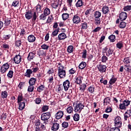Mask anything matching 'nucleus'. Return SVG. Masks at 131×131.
Masks as SVG:
<instances>
[{
	"label": "nucleus",
	"mask_w": 131,
	"mask_h": 131,
	"mask_svg": "<svg viewBox=\"0 0 131 131\" xmlns=\"http://www.w3.org/2000/svg\"><path fill=\"white\" fill-rule=\"evenodd\" d=\"M96 25H100L101 24V18L100 17H95Z\"/></svg>",
	"instance_id": "nucleus-38"
},
{
	"label": "nucleus",
	"mask_w": 131,
	"mask_h": 131,
	"mask_svg": "<svg viewBox=\"0 0 131 131\" xmlns=\"http://www.w3.org/2000/svg\"><path fill=\"white\" fill-rule=\"evenodd\" d=\"M62 127H64V128H67L68 127V122H63L62 124Z\"/></svg>",
	"instance_id": "nucleus-59"
},
{
	"label": "nucleus",
	"mask_w": 131,
	"mask_h": 131,
	"mask_svg": "<svg viewBox=\"0 0 131 131\" xmlns=\"http://www.w3.org/2000/svg\"><path fill=\"white\" fill-rule=\"evenodd\" d=\"M51 117V113L50 112H47L45 113H43L41 116V119L43 121H47L50 119Z\"/></svg>",
	"instance_id": "nucleus-6"
},
{
	"label": "nucleus",
	"mask_w": 131,
	"mask_h": 131,
	"mask_svg": "<svg viewBox=\"0 0 131 131\" xmlns=\"http://www.w3.org/2000/svg\"><path fill=\"white\" fill-rule=\"evenodd\" d=\"M82 77L79 76L76 77L75 82H76V83H77V84H80V83H81V82H82Z\"/></svg>",
	"instance_id": "nucleus-21"
},
{
	"label": "nucleus",
	"mask_w": 131,
	"mask_h": 131,
	"mask_svg": "<svg viewBox=\"0 0 131 131\" xmlns=\"http://www.w3.org/2000/svg\"><path fill=\"white\" fill-rule=\"evenodd\" d=\"M74 111L76 113H80L83 108H84V104L82 102H77L74 104Z\"/></svg>",
	"instance_id": "nucleus-3"
},
{
	"label": "nucleus",
	"mask_w": 131,
	"mask_h": 131,
	"mask_svg": "<svg viewBox=\"0 0 131 131\" xmlns=\"http://www.w3.org/2000/svg\"><path fill=\"white\" fill-rule=\"evenodd\" d=\"M107 60H108V57H107L106 56L103 55L102 57V62H103V63H105L106 62V61H107Z\"/></svg>",
	"instance_id": "nucleus-58"
},
{
	"label": "nucleus",
	"mask_w": 131,
	"mask_h": 131,
	"mask_svg": "<svg viewBox=\"0 0 131 131\" xmlns=\"http://www.w3.org/2000/svg\"><path fill=\"white\" fill-rule=\"evenodd\" d=\"M88 91L90 94H93L95 92V87L94 86H90L88 89Z\"/></svg>",
	"instance_id": "nucleus-41"
},
{
	"label": "nucleus",
	"mask_w": 131,
	"mask_h": 131,
	"mask_svg": "<svg viewBox=\"0 0 131 131\" xmlns=\"http://www.w3.org/2000/svg\"><path fill=\"white\" fill-rule=\"evenodd\" d=\"M67 37L66 34L64 33H61L58 36V40H64Z\"/></svg>",
	"instance_id": "nucleus-15"
},
{
	"label": "nucleus",
	"mask_w": 131,
	"mask_h": 131,
	"mask_svg": "<svg viewBox=\"0 0 131 131\" xmlns=\"http://www.w3.org/2000/svg\"><path fill=\"white\" fill-rule=\"evenodd\" d=\"M34 91V85H29L28 88V92L32 93Z\"/></svg>",
	"instance_id": "nucleus-37"
},
{
	"label": "nucleus",
	"mask_w": 131,
	"mask_h": 131,
	"mask_svg": "<svg viewBox=\"0 0 131 131\" xmlns=\"http://www.w3.org/2000/svg\"><path fill=\"white\" fill-rule=\"evenodd\" d=\"M74 51V49L73 48V46H69L67 48V52L68 53H69L70 54H71Z\"/></svg>",
	"instance_id": "nucleus-31"
},
{
	"label": "nucleus",
	"mask_w": 131,
	"mask_h": 131,
	"mask_svg": "<svg viewBox=\"0 0 131 131\" xmlns=\"http://www.w3.org/2000/svg\"><path fill=\"white\" fill-rule=\"evenodd\" d=\"M105 112L106 113H110V112H112V108L110 106H107L105 109Z\"/></svg>",
	"instance_id": "nucleus-54"
},
{
	"label": "nucleus",
	"mask_w": 131,
	"mask_h": 131,
	"mask_svg": "<svg viewBox=\"0 0 131 131\" xmlns=\"http://www.w3.org/2000/svg\"><path fill=\"white\" fill-rule=\"evenodd\" d=\"M82 58H84V59H85L86 58V50H83V52L82 53Z\"/></svg>",
	"instance_id": "nucleus-56"
},
{
	"label": "nucleus",
	"mask_w": 131,
	"mask_h": 131,
	"mask_svg": "<svg viewBox=\"0 0 131 131\" xmlns=\"http://www.w3.org/2000/svg\"><path fill=\"white\" fill-rule=\"evenodd\" d=\"M43 14L49 16V15L51 14V10L49 8L46 7L43 10Z\"/></svg>",
	"instance_id": "nucleus-23"
},
{
	"label": "nucleus",
	"mask_w": 131,
	"mask_h": 131,
	"mask_svg": "<svg viewBox=\"0 0 131 131\" xmlns=\"http://www.w3.org/2000/svg\"><path fill=\"white\" fill-rule=\"evenodd\" d=\"M97 68L101 73L105 72L106 71V66L102 65V64H98L97 66Z\"/></svg>",
	"instance_id": "nucleus-10"
},
{
	"label": "nucleus",
	"mask_w": 131,
	"mask_h": 131,
	"mask_svg": "<svg viewBox=\"0 0 131 131\" xmlns=\"http://www.w3.org/2000/svg\"><path fill=\"white\" fill-rule=\"evenodd\" d=\"M21 60L22 57H21V55H16L14 58V61L15 64H19L21 62Z\"/></svg>",
	"instance_id": "nucleus-14"
},
{
	"label": "nucleus",
	"mask_w": 131,
	"mask_h": 131,
	"mask_svg": "<svg viewBox=\"0 0 131 131\" xmlns=\"http://www.w3.org/2000/svg\"><path fill=\"white\" fill-rule=\"evenodd\" d=\"M42 110L43 112H46V111H48L49 110V106L48 105H43L42 107Z\"/></svg>",
	"instance_id": "nucleus-55"
},
{
	"label": "nucleus",
	"mask_w": 131,
	"mask_h": 131,
	"mask_svg": "<svg viewBox=\"0 0 131 131\" xmlns=\"http://www.w3.org/2000/svg\"><path fill=\"white\" fill-rule=\"evenodd\" d=\"M41 8L42 6L38 4L36 7V13L37 12V14H38V13H41V12H42L41 10Z\"/></svg>",
	"instance_id": "nucleus-22"
},
{
	"label": "nucleus",
	"mask_w": 131,
	"mask_h": 131,
	"mask_svg": "<svg viewBox=\"0 0 131 131\" xmlns=\"http://www.w3.org/2000/svg\"><path fill=\"white\" fill-rule=\"evenodd\" d=\"M117 79L116 78H112L110 80V84H113V83H115V82L116 81Z\"/></svg>",
	"instance_id": "nucleus-61"
},
{
	"label": "nucleus",
	"mask_w": 131,
	"mask_h": 131,
	"mask_svg": "<svg viewBox=\"0 0 131 131\" xmlns=\"http://www.w3.org/2000/svg\"><path fill=\"white\" fill-rule=\"evenodd\" d=\"M109 103H110V98L109 97L105 98L104 99V101H103L104 105L105 106L106 105H107V104H109Z\"/></svg>",
	"instance_id": "nucleus-36"
},
{
	"label": "nucleus",
	"mask_w": 131,
	"mask_h": 131,
	"mask_svg": "<svg viewBox=\"0 0 131 131\" xmlns=\"http://www.w3.org/2000/svg\"><path fill=\"white\" fill-rule=\"evenodd\" d=\"M67 111L68 113H72V112H73V107H72V106L68 107L67 108Z\"/></svg>",
	"instance_id": "nucleus-49"
},
{
	"label": "nucleus",
	"mask_w": 131,
	"mask_h": 131,
	"mask_svg": "<svg viewBox=\"0 0 131 131\" xmlns=\"http://www.w3.org/2000/svg\"><path fill=\"white\" fill-rule=\"evenodd\" d=\"M23 101V97L22 96V95H19L18 96L17 99V102L19 103H21Z\"/></svg>",
	"instance_id": "nucleus-47"
},
{
	"label": "nucleus",
	"mask_w": 131,
	"mask_h": 131,
	"mask_svg": "<svg viewBox=\"0 0 131 131\" xmlns=\"http://www.w3.org/2000/svg\"><path fill=\"white\" fill-rule=\"evenodd\" d=\"M62 18L64 21L67 20L68 18H69V14L68 13H63L62 15Z\"/></svg>",
	"instance_id": "nucleus-39"
},
{
	"label": "nucleus",
	"mask_w": 131,
	"mask_h": 131,
	"mask_svg": "<svg viewBox=\"0 0 131 131\" xmlns=\"http://www.w3.org/2000/svg\"><path fill=\"white\" fill-rule=\"evenodd\" d=\"M36 54V53H35L34 51L30 52L27 58L28 60L31 61V60H33L35 57Z\"/></svg>",
	"instance_id": "nucleus-11"
},
{
	"label": "nucleus",
	"mask_w": 131,
	"mask_h": 131,
	"mask_svg": "<svg viewBox=\"0 0 131 131\" xmlns=\"http://www.w3.org/2000/svg\"><path fill=\"white\" fill-rule=\"evenodd\" d=\"M116 47L117 49H119V50H121V48H123V42H122V41L118 42L116 44Z\"/></svg>",
	"instance_id": "nucleus-30"
},
{
	"label": "nucleus",
	"mask_w": 131,
	"mask_h": 131,
	"mask_svg": "<svg viewBox=\"0 0 131 131\" xmlns=\"http://www.w3.org/2000/svg\"><path fill=\"white\" fill-rule=\"evenodd\" d=\"M60 30V29L57 28L55 29L53 32H52V35L53 36H57L58 35V33H59V31Z\"/></svg>",
	"instance_id": "nucleus-40"
},
{
	"label": "nucleus",
	"mask_w": 131,
	"mask_h": 131,
	"mask_svg": "<svg viewBox=\"0 0 131 131\" xmlns=\"http://www.w3.org/2000/svg\"><path fill=\"white\" fill-rule=\"evenodd\" d=\"M125 26H126V23L124 21H122L119 25L120 28H125Z\"/></svg>",
	"instance_id": "nucleus-46"
},
{
	"label": "nucleus",
	"mask_w": 131,
	"mask_h": 131,
	"mask_svg": "<svg viewBox=\"0 0 131 131\" xmlns=\"http://www.w3.org/2000/svg\"><path fill=\"white\" fill-rule=\"evenodd\" d=\"M64 115V113L62 111H58L55 115L56 119H61Z\"/></svg>",
	"instance_id": "nucleus-12"
},
{
	"label": "nucleus",
	"mask_w": 131,
	"mask_h": 131,
	"mask_svg": "<svg viewBox=\"0 0 131 131\" xmlns=\"http://www.w3.org/2000/svg\"><path fill=\"white\" fill-rule=\"evenodd\" d=\"M88 28V24L83 23L81 24V29H86Z\"/></svg>",
	"instance_id": "nucleus-48"
},
{
	"label": "nucleus",
	"mask_w": 131,
	"mask_h": 131,
	"mask_svg": "<svg viewBox=\"0 0 131 131\" xmlns=\"http://www.w3.org/2000/svg\"><path fill=\"white\" fill-rule=\"evenodd\" d=\"M58 75L60 78H65L66 77V71L65 68L62 65V63H58Z\"/></svg>",
	"instance_id": "nucleus-1"
},
{
	"label": "nucleus",
	"mask_w": 131,
	"mask_h": 131,
	"mask_svg": "<svg viewBox=\"0 0 131 131\" xmlns=\"http://www.w3.org/2000/svg\"><path fill=\"white\" fill-rule=\"evenodd\" d=\"M14 73V72L12 70L9 71V73L7 74L8 77H9L10 78H12L13 77V74Z\"/></svg>",
	"instance_id": "nucleus-50"
},
{
	"label": "nucleus",
	"mask_w": 131,
	"mask_h": 131,
	"mask_svg": "<svg viewBox=\"0 0 131 131\" xmlns=\"http://www.w3.org/2000/svg\"><path fill=\"white\" fill-rule=\"evenodd\" d=\"M120 20L121 21H124L127 18V14L126 12H123L120 14Z\"/></svg>",
	"instance_id": "nucleus-13"
},
{
	"label": "nucleus",
	"mask_w": 131,
	"mask_h": 131,
	"mask_svg": "<svg viewBox=\"0 0 131 131\" xmlns=\"http://www.w3.org/2000/svg\"><path fill=\"white\" fill-rule=\"evenodd\" d=\"M130 10H131V5L127 6L124 8V11H130Z\"/></svg>",
	"instance_id": "nucleus-60"
},
{
	"label": "nucleus",
	"mask_w": 131,
	"mask_h": 131,
	"mask_svg": "<svg viewBox=\"0 0 131 131\" xmlns=\"http://www.w3.org/2000/svg\"><path fill=\"white\" fill-rule=\"evenodd\" d=\"M102 12L103 14H108V12H109V7L106 6H103L102 9Z\"/></svg>",
	"instance_id": "nucleus-20"
},
{
	"label": "nucleus",
	"mask_w": 131,
	"mask_h": 131,
	"mask_svg": "<svg viewBox=\"0 0 131 131\" xmlns=\"http://www.w3.org/2000/svg\"><path fill=\"white\" fill-rule=\"evenodd\" d=\"M25 108V102H20L19 103L18 109L19 110H23Z\"/></svg>",
	"instance_id": "nucleus-29"
},
{
	"label": "nucleus",
	"mask_w": 131,
	"mask_h": 131,
	"mask_svg": "<svg viewBox=\"0 0 131 131\" xmlns=\"http://www.w3.org/2000/svg\"><path fill=\"white\" fill-rule=\"evenodd\" d=\"M86 66V63L82 61L79 66V69H84Z\"/></svg>",
	"instance_id": "nucleus-28"
},
{
	"label": "nucleus",
	"mask_w": 131,
	"mask_h": 131,
	"mask_svg": "<svg viewBox=\"0 0 131 131\" xmlns=\"http://www.w3.org/2000/svg\"><path fill=\"white\" fill-rule=\"evenodd\" d=\"M36 82V78H31L29 80V84L30 85H34Z\"/></svg>",
	"instance_id": "nucleus-18"
},
{
	"label": "nucleus",
	"mask_w": 131,
	"mask_h": 131,
	"mask_svg": "<svg viewBox=\"0 0 131 131\" xmlns=\"http://www.w3.org/2000/svg\"><path fill=\"white\" fill-rule=\"evenodd\" d=\"M21 45V40H17L15 42V46L16 47H20Z\"/></svg>",
	"instance_id": "nucleus-64"
},
{
	"label": "nucleus",
	"mask_w": 131,
	"mask_h": 131,
	"mask_svg": "<svg viewBox=\"0 0 131 131\" xmlns=\"http://www.w3.org/2000/svg\"><path fill=\"white\" fill-rule=\"evenodd\" d=\"M119 127H115L111 128L110 131H120V129L119 128Z\"/></svg>",
	"instance_id": "nucleus-62"
},
{
	"label": "nucleus",
	"mask_w": 131,
	"mask_h": 131,
	"mask_svg": "<svg viewBox=\"0 0 131 131\" xmlns=\"http://www.w3.org/2000/svg\"><path fill=\"white\" fill-rule=\"evenodd\" d=\"M124 69L128 72H130L131 71V66L129 64H125L124 66Z\"/></svg>",
	"instance_id": "nucleus-27"
},
{
	"label": "nucleus",
	"mask_w": 131,
	"mask_h": 131,
	"mask_svg": "<svg viewBox=\"0 0 131 131\" xmlns=\"http://www.w3.org/2000/svg\"><path fill=\"white\" fill-rule=\"evenodd\" d=\"M114 123L115 127H121V125H122L121 118L119 116H118L116 118H115Z\"/></svg>",
	"instance_id": "nucleus-5"
},
{
	"label": "nucleus",
	"mask_w": 131,
	"mask_h": 131,
	"mask_svg": "<svg viewBox=\"0 0 131 131\" xmlns=\"http://www.w3.org/2000/svg\"><path fill=\"white\" fill-rule=\"evenodd\" d=\"M123 103H124V105H125L126 107H127L129 105V104H130V101L126 99L124 100L123 101Z\"/></svg>",
	"instance_id": "nucleus-42"
},
{
	"label": "nucleus",
	"mask_w": 131,
	"mask_h": 131,
	"mask_svg": "<svg viewBox=\"0 0 131 131\" xmlns=\"http://www.w3.org/2000/svg\"><path fill=\"white\" fill-rule=\"evenodd\" d=\"M72 20L74 24H78V23H80L81 21L80 17L77 15H74Z\"/></svg>",
	"instance_id": "nucleus-9"
},
{
	"label": "nucleus",
	"mask_w": 131,
	"mask_h": 131,
	"mask_svg": "<svg viewBox=\"0 0 131 131\" xmlns=\"http://www.w3.org/2000/svg\"><path fill=\"white\" fill-rule=\"evenodd\" d=\"M123 62L124 64H129L131 62L130 57H128L124 58Z\"/></svg>",
	"instance_id": "nucleus-25"
},
{
	"label": "nucleus",
	"mask_w": 131,
	"mask_h": 131,
	"mask_svg": "<svg viewBox=\"0 0 131 131\" xmlns=\"http://www.w3.org/2000/svg\"><path fill=\"white\" fill-rule=\"evenodd\" d=\"M83 5V2H82V0H78L76 3V7H77V8H80V7H82Z\"/></svg>",
	"instance_id": "nucleus-24"
},
{
	"label": "nucleus",
	"mask_w": 131,
	"mask_h": 131,
	"mask_svg": "<svg viewBox=\"0 0 131 131\" xmlns=\"http://www.w3.org/2000/svg\"><path fill=\"white\" fill-rule=\"evenodd\" d=\"M128 117H130V116L126 112L124 115V120H127Z\"/></svg>",
	"instance_id": "nucleus-57"
},
{
	"label": "nucleus",
	"mask_w": 131,
	"mask_h": 131,
	"mask_svg": "<svg viewBox=\"0 0 131 131\" xmlns=\"http://www.w3.org/2000/svg\"><path fill=\"white\" fill-rule=\"evenodd\" d=\"M94 18H100V17H101V16H102V14L101 13V12H100L99 11H96L94 13Z\"/></svg>",
	"instance_id": "nucleus-32"
},
{
	"label": "nucleus",
	"mask_w": 131,
	"mask_h": 131,
	"mask_svg": "<svg viewBox=\"0 0 131 131\" xmlns=\"http://www.w3.org/2000/svg\"><path fill=\"white\" fill-rule=\"evenodd\" d=\"M32 17V21H36V18H37V13L36 12H34L33 13H32L31 11L26 12L25 17L27 19V20H30Z\"/></svg>",
	"instance_id": "nucleus-2"
},
{
	"label": "nucleus",
	"mask_w": 131,
	"mask_h": 131,
	"mask_svg": "<svg viewBox=\"0 0 131 131\" xmlns=\"http://www.w3.org/2000/svg\"><path fill=\"white\" fill-rule=\"evenodd\" d=\"M11 20L9 18L5 19L4 20V24L5 26H9L11 24Z\"/></svg>",
	"instance_id": "nucleus-34"
},
{
	"label": "nucleus",
	"mask_w": 131,
	"mask_h": 131,
	"mask_svg": "<svg viewBox=\"0 0 131 131\" xmlns=\"http://www.w3.org/2000/svg\"><path fill=\"white\" fill-rule=\"evenodd\" d=\"M119 108L120 109H121V110H125V109H126V106L124 105V103H123V102L122 103L120 104Z\"/></svg>",
	"instance_id": "nucleus-44"
},
{
	"label": "nucleus",
	"mask_w": 131,
	"mask_h": 131,
	"mask_svg": "<svg viewBox=\"0 0 131 131\" xmlns=\"http://www.w3.org/2000/svg\"><path fill=\"white\" fill-rule=\"evenodd\" d=\"M2 97L3 99H6L8 97V93L7 91H4L2 92Z\"/></svg>",
	"instance_id": "nucleus-43"
},
{
	"label": "nucleus",
	"mask_w": 131,
	"mask_h": 131,
	"mask_svg": "<svg viewBox=\"0 0 131 131\" xmlns=\"http://www.w3.org/2000/svg\"><path fill=\"white\" fill-rule=\"evenodd\" d=\"M11 37V35L9 34V35H4L3 36V38H4V39H9V38Z\"/></svg>",
	"instance_id": "nucleus-63"
},
{
	"label": "nucleus",
	"mask_w": 131,
	"mask_h": 131,
	"mask_svg": "<svg viewBox=\"0 0 131 131\" xmlns=\"http://www.w3.org/2000/svg\"><path fill=\"white\" fill-rule=\"evenodd\" d=\"M41 48L42 50H49V46L46 44H43L41 46Z\"/></svg>",
	"instance_id": "nucleus-52"
},
{
	"label": "nucleus",
	"mask_w": 131,
	"mask_h": 131,
	"mask_svg": "<svg viewBox=\"0 0 131 131\" xmlns=\"http://www.w3.org/2000/svg\"><path fill=\"white\" fill-rule=\"evenodd\" d=\"M48 15H46L45 13H42L39 17L40 20H45L47 19Z\"/></svg>",
	"instance_id": "nucleus-35"
},
{
	"label": "nucleus",
	"mask_w": 131,
	"mask_h": 131,
	"mask_svg": "<svg viewBox=\"0 0 131 131\" xmlns=\"http://www.w3.org/2000/svg\"><path fill=\"white\" fill-rule=\"evenodd\" d=\"M45 90V85H40L39 87L37 88V91L38 93H41L42 91Z\"/></svg>",
	"instance_id": "nucleus-33"
},
{
	"label": "nucleus",
	"mask_w": 131,
	"mask_h": 131,
	"mask_svg": "<svg viewBox=\"0 0 131 131\" xmlns=\"http://www.w3.org/2000/svg\"><path fill=\"white\" fill-rule=\"evenodd\" d=\"M63 86L65 92H67L70 86V82L68 80H66L63 82Z\"/></svg>",
	"instance_id": "nucleus-8"
},
{
	"label": "nucleus",
	"mask_w": 131,
	"mask_h": 131,
	"mask_svg": "<svg viewBox=\"0 0 131 131\" xmlns=\"http://www.w3.org/2000/svg\"><path fill=\"white\" fill-rule=\"evenodd\" d=\"M73 118L75 121H78V120H79V115L78 114H75Z\"/></svg>",
	"instance_id": "nucleus-45"
},
{
	"label": "nucleus",
	"mask_w": 131,
	"mask_h": 131,
	"mask_svg": "<svg viewBox=\"0 0 131 131\" xmlns=\"http://www.w3.org/2000/svg\"><path fill=\"white\" fill-rule=\"evenodd\" d=\"M9 68H10V65H9V63H6L1 67V72L2 73H6L9 70Z\"/></svg>",
	"instance_id": "nucleus-7"
},
{
	"label": "nucleus",
	"mask_w": 131,
	"mask_h": 131,
	"mask_svg": "<svg viewBox=\"0 0 131 131\" xmlns=\"http://www.w3.org/2000/svg\"><path fill=\"white\" fill-rule=\"evenodd\" d=\"M85 89H86V85L85 84H82L80 86V91H85Z\"/></svg>",
	"instance_id": "nucleus-51"
},
{
	"label": "nucleus",
	"mask_w": 131,
	"mask_h": 131,
	"mask_svg": "<svg viewBox=\"0 0 131 131\" xmlns=\"http://www.w3.org/2000/svg\"><path fill=\"white\" fill-rule=\"evenodd\" d=\"M28 40L29 42H33L35 41V37L33 35H30L28 37Z\"/></svg>",
	"instance_id": "nucleus-19"
},
{
	"label": "nucleus",
	"mask_w": 131,
	"mask_h": 131,
	"mask_svg": "<svg viewBox=\"0 0 131 131\" xmlns=\"http://www.w3.org/2000/svg\"><path fill=\"white\" fill-rule=\"evenodd\" d=\"M59 127H60V125L59 123H54L51 129L52 130L57 131L58 129H59Z\"/></svg>",
	"instance_id": "nucleus-16"
},
{
	"label": "nucleus",
	"mask_w": 131,
	"mask_h": 131,
	"mask_svg": "<svg viewBox=\"0 0 131 131\" xmlns=\"http://www.w3.org/2000/svg\"><path fill=\"white\" fill-rule=\"evenodd\" d=\"M102 53L103 54H106L107 57H110L111 55L114 54V50L111 48L108 49L107 47H106L102 49Z\"/></svg>",
	"instance_id": "nucleus-4"
},
{
	"label": "nucleus",
	"mask_w": 131,
	"mask_h": 131,
	"mask_svg": "<svg viewBox=\"0 0 131 131\" xmlns=\"http://www.w3.org/2000/svg\"><path fill=\"white\" fill-rule=\"evenodd\" d=\"M18 5H19V2L17 1H14L12 4V6H13V7H15V8H16V7H18Z\"/></svg>",
	"instance_id": "nucleus-53"
},
{
	"label": "nucleus",
	"mask_w": 131,
	"mask_h": 131,
	"mask_svg": "<svg viewBox=\"0 0 131 131\" xmlns=\"http://www.w3.org/2000/svg\"><path fill=\"white\" fill-rule=\"evenodd\" d=\"M116 37L114 35H111L108 37V39H110L111 42H114L116 40Z\"/></svg>",
	"instance_id": "nucleus-26"
},
{
	"label": "nucleus",
	"mask_w": 131,
	"mask_h": 131,
	"mask_svg": "<svg viewBox=\"0 0 131 131\" xmlns=\"http://www.w3.org/2000/svg\"><path fill=\"white\" fill-rule=\"evenodd\" d=\"M33 72L32 70L31 69H27L26 72L25 74V76H26L27 77H30L31 76V74H32Z\"/></svg>",
	"instance_id": "nucleus-17"
}]
</instances>
